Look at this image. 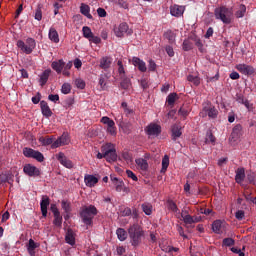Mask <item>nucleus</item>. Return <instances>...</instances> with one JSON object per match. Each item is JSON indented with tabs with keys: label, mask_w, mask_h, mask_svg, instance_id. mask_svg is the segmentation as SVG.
<instances>
[{
	"label": "nucleus",
	"mask_w": 256,
	"mask_h": 256,
	"mask_svg": "<svg viewBox=\"0 0 256 256\" xmlns=\"http://www.w3.org/2000/svg\"><path fill=\"white\" fill-rule=\"evenodd\" d=\"M97 213H99V210H97L95 205L83 206L80 209V218L82 223L87 225V227H91V225H93V219H95Z\"/></svg>",
	"instance_id": "nucleus-1"
},
{
	"label": "nucleus",
	"mask_w": 256,
	"mask_h": 256,
	"mask_svg": "<svg viewBox=\"0 0 256 256\" xmlns=\"http://www.w3.org/2000/svg\"><path fill=\"white\" fill-rule=\"evenodd\" d=\"M215 18L222 21L225 25L233 23V9L226 6H220L214 10Z\"/></svg>",
	"instance_id": "nucleus-2"
},
{
	"label": "nucleus",
	"mask_w": 256,
	"mask_h": 256,
	"mask_svg": "<svg viewBox=\"0 0 256 256\" xmlns=\"http://www.w3.org/2000/svg\"><path fill=\"white\" fill-rule=\"evenodd\" d=\"M128 235L133 247H137V245L141 243V239L143 238V235H145V232L139 224H133L128 228Z\"/></svg>",
	"instance_id": "nucleus-3"
},
{
	"label": "nucleus",
	"mask_w": 256,
	"mask_h": 256,
	"mask_svg": "<svg viewBox=\"0 0 256 256\" xmlns=\"http://www.w3.org/2000/svg\"><path fill=\"white\" fill-rule=\"evenodd\" d=\"M16 45L18 49H20L21 52L25 53L26 55H31L35 47H37V43L33 38H27L26 42H24L23 40H18Z\"/></svg>",
	"instance_id": "nucleus-4"
},
{
	"label": "nucleus",
	"mask_w": 256,
	"mask_h": 256,
	"mask_svg": "<svg viewBox=\"0 0 256 256\" xmlns=\"http://www.w3.org/2000/svg\"><path fill=\"white\" fill-rule=\"evenodd\" d=\"M101 152L105 153L106 161L108 163H115L117 161V149L113 143H106L101 147Z\"/></svg>",
	"instance_id": "nucleus-5"
},
{
	"label": "nucleus",
	"mask_w": 256,
	"mask_h": 256,
	"mask_svg": "<svg viewBox=\"0 0 256 256\" xmlns=\"http://www.w3.org/2000/svg\"><path fill=\"white\" fill-rule=\"evenodd\" d=\"M23 155L28 159H35L39 163H43V161H45V156H43V153L36 151L33 148L25 147L23 149Z\"/></svg>",
	"instance_id": "nucleus-6"
},
{
	"label": "nucleus",
	"mask_w": 256,
	"mask_h": 256,
	"mask_svg": "<svg viewBox=\"0 0 256 256\" xmlns=\"http://www.w3.org/2000/svg\"><path fill=\"white\" fill-rule=\"evenodd\" d=\"M208 117L210 119H216L218 115V111L215 108V106L211 105V102L206 103V105L203 106L202 111L200 112V117Z\"/></svg>",
	"instance_id": "nucleus-7"
},
{
	"label": "nucleus",
	"mask_w": 256,
	"mask_h": 256,
	"mask_svg": "<svg viewBox=\"0 0 256 256\" xmlns=\"http://www.w3.org/2000/svg\"><path fill=\"white\" fill-rule=\"evenodd\" d=\"M144 132L149 139H155V137H159V133H161V126L156 123H150L144 128Z\"/></svg>",
	"instance_id": "nucleus-8"
},
{
	"label": "nucleus",
	"mask_w": 256,
	"mask_h": 256,
	"mask_svg": "<svg viewBox=\"0 0 256 256\" xmlns=\"http://www.w3.org/2000/svg\"><path fill=\"white\" fill-rule=\"evenodd\" d=\"M116 37H124V35H132L133 30L129 29V25L126 22H122L118 27L114 28Z\"/></svg>",
	"instance_id": "nucleus-9"
},
{
	"label": "nucleus",
	"mask_w": 256,
	"mask_h": 256,
	"mask_svg": "<svg viewBox=\"0 0 256 256\" xmlns=\"http://www.w3.org/2000/svg\"><path fill=\"white\" fill-rule=\"evenodd\" d=\"M101 123L107 125V132L110 135H117V128L115 127V121L111 120V118L104 116L101 118Z\"/></svg>",
	"instance_id": "nucleus-10"
},
{
	"label": "nucleus",
	"mask_w": 256,
	"mask_h": 256,
	"mask_svg": "<svg viewBox=\"0 0 256 256\" xmlns=\"http://www.w3.org/2000/svg\"><path fill=\"white\" fill-rule=\"evenodd\" d=\"M23 171L28 177H39L41 175V170L31 164H26L23 167Z\"/></svg>",
	"instance_id": "nucleus-11"
},
{
	"label": "nucleus",
	"mask_w": 256,
	"mask_h": 256,
	"mask_svg": "<svg viewBox=\"0 0 256 256\" xmlns=\"http://www.w3.org/2000/svg\"><path fill=\"white\" fill-rule=\"evenodd\" d=\"M56 159L63 165V167H66V169H73V162L65 156V153L59 152L56 155Z\"/></svg>",
	"instance_id": "nucleus-12"
},
{
	"label": "nucleus",
	"mask_w": 256,
	"mask_h": 256,
	"mask_svg": "<svg viewBox=\"0 0 256 256\" xmlns=\"http://www.w3.org/2000/svg\"><path fill=\"white\" fill-rule=\"evenodd\" d=\"M236 69H237V71H239V73H242V75H254L255 74V68H253V66H251V65L237 64Z\"/></svg>",
	"instance_id": "nucleus-13"
},
{
	"label": "nucleus",
	"mask_w": 256,
	"mask_h": 256,
	"mask_svg": "<svg viewBox=\"0 0 256 256\" xmlns=\"http://www.w3.org/2000/svg\"><path fill=\"white\" fill-rule=\"evenodd\" d=\"M132 65L137 67L138 71H141V73H145L147 71V64H145V61L141 60L139 57L132 58Z\"/></svg>",
	"instance_id": "nucleus-14"
},
{
	"label": "nucleus",
	"mask_w": 256,
	"mask_h": 256,
	"mask_svg": "<svg viewBox=\"0 0 256 256\" xmlns=\"http://www.w3.org/2000/svg\"><path fill=\"white\" fill-rule=\"evenodd\" d=\"M50 203L51 201L49 199V196H42L40 202L42 217H47V208L49 207Z\"/></svg>",
	"instance_id": "nucleus-15"
},
{
	"label": "nucleus",
	"mask_w": 256,
	"mask_h": 256,
	"mask_svg": "<svg viewBox=\"0 0 256 256\" xmlns=\"http://www.w3.org/2000/svg\"><path fill=\"white\" fill-rule=\"evenodd\" d=\"M170 13L173 17H181L185 13V7L174 4L170 7Z\"/></svg>",
	"instance_id": "nucleus-16"
},
{
	"label": "nucleus",
	"mask_w": 256,
	"mask_h": 256,
	"mask_svg": "<svg viewBox=\"0 0 256 256\" xmlns=\"http://www.w3.org/2000/svg\"><path fill=\"white\" fill-rule=\"evenodd\" d=\"M64 67H65V61H63V59H60L58 61H53L51 63V68L53 69V71H56L58 75H60V73H63Z\"/></svg>",
	"instance_id": "nucleus-17"
},
{
	"label": "nucleus",
	"mask_w": 256,
	"mask_h": 256,
	"mask_svg": "<svg viewBox=\"0 0 256 256\" xmlns=\"http://www.w3.org/2000/svg\"><path fill=\"white\" fill-rule=\"evenodd\" d=\"M242 131H243V126H241V124L234 126L231 133L232 141H238V139H241Z\"/></svg>",
	"instance_id": "nucleus-18"
},
{
	"label": "nucleus",
	"mask_w": 256,
	"mask_h": 256,
	"mask_svg": "<svg viewBox=\"0 0 256 256\" xmlns=\"http://www.w3.org/2000/svg\"><path fill=\"white\" fill-rule=\"evenodd\" d=\"M40 108H41L42 115L44 117H47V119H49V117H51V115H53L51 108H49V104H47V102L45 100H42L40 102Z\"/></svg>",
	"instance_id": "nucleus-19"
},
{
	"label": "nucleus",
	"mask_w": 256,
	"mask_h": 256,
	"mask_svg": "<svg viewBox=\"0 0 256 256\" xmlns=\"http://www.w3.org/2000/svg\"><path fill=\"white\" fill-rule=\"evenodd\" d=\"M84 183L86 187H95L99 183V179L93 175H86L84 177Z\"/></svg>",
	"instance_id": "nucleus-20"
},
{
	"label": "nucleus",
	"mask_w": 256,
	"mask_h": 256,
	"mask_svg": "<svg viewBox=\"0 0 256 256\" xmlns=\"http://www.w3.org/2000/svg\"><path fill=\"white\" fill-rule=\"evenodd\" d=\"M113 63V60L111 59V57H102L100 59V69H103L104 71H107V69H109L111 67V64Z\"/></svg>",
	"instance_id": "nucleus-21"
},
{
	"label": "nucleus",
	"mask_w": 256,
	"mask_h": 256,
	"mask_svg": "<svg viewBox=\"0 0 256 256\" xmlns=\"http://www.w3.org/2000/svg\"><path fill=\"white\" fill-rule=\"evenodd\" d=\"M80 13L84 15V17H87V19H93V15H91V7L87 4H81Z\"/></svg>",
	"instance_id": "nucleus-22"
},
{
	"label": "nucleus",
	"mask_w": 256,
	"mask_h": 256,
	"mask_svg": "<svg viewBox=\"0 0 256 256\" xmlns=\"http://www.w3.org/2000/svg\"><path fill=\"white\" fill-rule=\"evenodd\" d=\"M39 247V244L35 242V240L30 239L27 245V251L30 256H35L36 252L35 249Z\"/></svg>",
	"instance_id": "nucleus-23"
},
{
	"label": "nucleus",
	"mask_w": 256,
	"mask_h": 256,
	"mask_svg": "<svg viewBox=\"0 0 256 256\" xmlns=\"http://www.w3.org/2000/svg\"><path fill=\"white\" fill-rule=\"evenodd\" d=\"M135 163L137 167L140 168L141 171H147V169H149V163L147 162V160L143 158H137L135 160Z\"/></svg>",
	"instance_id": "nucleus-24"
},
{
	"label": "nucleus",
	"mask_w": 256,
	"mask_h": 256,
	"mask_svg": "<svg viewBox=\"0 0 256 256\" xmlns=\"http://www.w3.org/2000/svg\"><path fill=\"white\" fill-rule=\"evenodd\" d=\"M51 75V69H46L41 75H40V85L43 87L47 84V81H49V76Z\"/></svg>",
	"instance_id": "nucleus-25"
},
{
	"label": "nucleus",
	"mask_w": 256,
	"mask_h": 256,
	"mask_svg": "<svg viewBox=\"0 0 256 256\" xmlns=\"http://www.w3.org/2000/svg\"><path fill=\"white\" fill-rule=\"evenodd\" d=\"M164 39H167V41L171 44L175 43V39L177 37V33H175V31L172 30H168L164 33L163 35Z\"/></svg>",
	"instance_id": "nucleus-26"
},
{
	"label": "nucleus",
	"mask_w": 256,
	"mask_h": 256,
	"mask_svg": "<svg viewBox=\"0 0 256 256\" xmlns=\"http://www.w3.org/2000/svg\"><path fill=\"white\" fill-rule=\"evenodd\" d=\"M181 135H183V132H181V126L174 125L172 127V139H173V141H177V139H179V137H181Z\"/></svg>",
	"instance_id": "nucleus-27"
},
{
	"label": "nucleus",
	"mask_w": 256,
	"mask_h": 256,
	"mask_svg": "<svg viewBox=\"0 0 256 256\" xmlns=\"http://www.w3.org/2000/svg\"><path fill=\"white\" fill-rule=\"evenodd\" d=\"M177 99H179V97L177 96V93H170L167 96L166 104L168 105V107L173 108L175 106V101H177Z\"/></svg>",
	"instance_id": "nucleus-28"
},
{
	"label": "nucleus",
	"mask_w": 256,
	"mask_h": 256,
	"mask_svg": "<svg viewBox=\"0 0 256 256\" xmlns=\"http://www.w3.org/2000/svg\"><path fill=\"white\" fill-rule=\"evenodd\" d=\"M65 241L68 243V245H75V234L73 233L72 229H68L65 236Z\"/></svg>",
	"instance_id": "nucleus-29"
},
{
	"label": "nucleus",
	"mask_w": 256,
	"mask_h": 256,
	"mask_svg": "<svg viewBox=\"0 0 256 256\" xmlns=\"http://www.w3.org/2000/svg\"><path fill=\"white\" fill-rule=\"evenodd\" d=\"M48 37L53 43H59V33L55 28H50Z\"/></svg>",
	"instance_id": "nucleus-30"
},
{
	"label": "nucleus",
	"mask_w": 256,
	"mask_h": 256,
	"mask_svg": "<svg viewBox=\"0 0 256 256\" xmlns=\"http://www.w3.org/2000/svg\"><path fill=\"white\" fill-rule=\"evenodd\" d=\"M235 181H236V183H241L242 181H245V169L244 168H238L236 170Z\"/></svg>",
	"instance_id": "nucleus-31"
},
{
	"label": "nucleus",
	"mask_w": 256,
	"mask_h": 256,
	"mask_svg": "<svg viewBox=\"0 0 256 256\" xmlns=\"http://www.w3.org/2000/svg\"><path fill=\"white\" fill-rule=\"evenodd\" d=\"M165 205L169 211H172L173 213H179V208L173 200H167Z\"/></svg>",
	"instance_id": "nucleus-32"
},
{
	"label": "nucleus",
	"mask_w": 256,
	"mask_h": 256,
	"mask_svg": "<svg viewBox=\"0 0 256 256\" xmlns=\"http://www.w3.org/2000/svg\"><path fill=\"white\" fill-rule=\"evenodd\" d=\"M144 159L145 161H147V159H154V161H157V163H159V160L161 159V154L157 152H152L151 154L146 153L144 155Z\"/></svg>",
	"instance_id": "nucleus-33"
},
{
	"label": "nucleus",
	"mask_w": 256,
	"mask_h": 256,
	"mask_svg": "<svg viewBox=\"0 0 256 256\" xmlns=\"http://www.w3.org/2000/svg\"><path fill=\"white\" fill-rule=\"evenodd\" d=\"M187 81L195 85V87H199V85H201V78L199 76L188 75Z\"/></svg>",
	"instance_id": "nucleus-34"
},
{
	"label": "nucleus",
	"mask_w": 256,
	"mask_h": 256,
	"mask_svg": "<svg viewBox=\"0 0 256 256\" xmlns=\"http://www.w3.org/2000/svg\"><path fill=\"white\" fill-rule=\"evenodd\" d=\"M245 13H247V7L243 4L239 6V10L236 11L235 17L237 19H241L242 17H245Z\"/></svg>",
	"instance_id": "nucleus-35"
},
{
	"label": "nucleus",
	"mask_w": 256,
	"mask_h": 256,
	"mask_svg": "<svg viewBox=\"0 0 256 256\" xmlns=\"http://www.w3.org/2000/svg\"><path fill=\"white\" fill-rule=\"evenodd\" d=\"M116 235L119 239V241H126L127 240V231L123 228H118L116 230Z\"/></svg>",
	"instance_id": "nucleus-36"
},
{
	"label": "nucleus",
	"mask_w": 256,
	"mask_h": 256,
	"mask_svg": "<svg viewBox=\"0 0 256 256\" xmlns=\"http://www.w3.org/2000/svg\"><path fill=\"white\" fill-rule=\"evenodd\" d=\"M53 141H55L54 137H40L39 142L44 145V147H47V145H53Z\"/></svg>",
	"instance_id": "nucleus-37"
},
{
	"label": "nucleus",
	"mask_w": 256,
	"mask_h": 256,
	"mask_svg": "<svg viewBox=\"0 0 256 256\" xmlns=\"http://www.w3.org/2000/svg\"><path fill=\"white\" fill-rule=\"evenodd\" d=\"M99 86L101 91H105L107 89V75L101 74L99 77Z\"/></svg>",
	"instance_id": "nucleus-38"
},
{
	"label": "nucleus",
	"mask_w": 256,
	"mask_h": 256,
	"mask_svg": "<svg viewBox=\"0 0 256 256\" xmlns=\"http://www.w3.org/2000/svg\"><path fill=\"white\" fill-rule=\"evenodd\" d=\"M221 229H222V222H221V220L214 221L213 224H212V231L214 233L219 234V233H221Z\"/></svg>",
	"instance_id": "nucleus-39"
},
{
	"label": "nucleus",
	"mask_w": 256,
	"mask_h": 256,
	"mask_svg": "<svg viewBox=\"0 0 256 256\" xmlns=\"http://www.w3.org/2000/svg\"><path fill=\"white\" fill-rule=\"evenodd\" d=\"M142 207V211L143 213H145V215H151V213H153V206L149 203H143L141 205Z\"/></svg>",
	"instance_id": "nucleus-40"
},
{
	"label": "nucleus",
	"mask_w": 256,
	"mask_h": 256,
	"mask_svg": "<svg viewBox=\"0 0 256 256\" xmlns=\"http://www.w3.org/2000/svg\"><path fill=\"white\" fill-rule=\"evenodd\" d=\"M53 223L56 227H61L63 225V216H61V213L54 214Z\"/></svg>",
	"instance_id": "nucleus-41"
},
{
	"label": "nucleus",
	"mask_w": 256,
	"mask_h": 256,
	"mask_svg": "<svg viewBox=\"0 0 256 256\" xmlns=\"http://www.w3.org/2000/svg\"><path fill=\"white\" fill-rule=\"evenodd\" d=\"M122 81L120 83L121 87L124 89V90H127L129 89V87H131V79L123 76L121 77Z\"/></svg>",
	"instance_id": "nucleus-42"
},
{
	"label": "nucleus",
	"mask_w": 256,
	"mask_h": 256,
	"mask_svg": "<svg viewBox=\"0 0 256 256\" xmlns=\"http://www.w3.org/2000/svg\"><path fill=\"white\" fill-rule=\"evenodd\" d=\"M215 141H217V138L213 135V132L208 131L205 138V143H211L212 145H215Z\"/></svg>",
	"instance_id": "nucleus-43"
},
{
	"label": "nucleus",
	"mask_w": 256,
	"mask_h": 256,
	"mask_svg": "<svg viewBox=\"0 0 256 256\" xmlns=\"http://www.w3.org/2000/svg\"><path fill=\"white\" fill-rule=\"evenodd\" d=\"M61 207H62L64 213H71V211H72L71 203L66 200H62Z\"/></svg>",
	"instance_id": "nucleus-44"
},
{
	"label": "nucleus",
	"mask_w": 256,
	"mask_h": 256,
	"mask_svg": "<svg viewBox=\"0 0 256 256\" xmlns=\"http://www.w3.org/2000/svg\"><path fill=\"white\" fill-rule=\"evenodd\" d=\"M82 32H83V37H85V39H90V37H93V32L91 31V28L88 26H84L82 28Z\"/></svg>",
	"instance_id": "nucleus-45"
},
{
	"label": "nucleus",
	"mask_w": 256,
	"mask_h": 256,
	"mask_svg": "<svg viewBox=\"0 0 256 256\" xmlns=\"http://www.w3.org/2000/svg\"><path fill=\"white\" fill-rule=\"evenodd\" d=\"M169 167V155H165L162 159V169L161 173H165Z\"/></svg>",
	"instance_id": "nucleus-46"
},
{
	"label": "nucleus",
	"mask_w": 256,
	"mask_h": 256,
	"mask_svg": "<svg viewBox=\"0 0 256 256\" xmlns=\"http://www.w3.org/2000/svg\"><path fill=\"white\" fill-rule=\"evenodd\" d=\"M181 217H182L184 223H186V225H192V223H195V220L189 214L182 213Z\"/></svg>",
	"instance_id": "nucleus-47"
},
{
	"label": "nucleus",
	"mask_w": 256,
	"mask_h": 256,
	"mask_svg": "<svg viewBox=\"0 0 256 256\" xmlns=\"http://www.w3.org/2000/svg\"><path fill=\"white\" fill-rule=\"evenodd\" d=\"M111 180L113 181L114 185L116 186V191H118V193H120V191H123V182L122 181H119V179H117V177L111 178Z\"/></svg>",
	"instance_id": "nucleus-48"
},
{
	"label": "nucleus",
	"mask_w": 256,
	"mask_h": 256,
	"mask_svg": "<svg viewBox=\"0 0 256 256\" xmlns=\"http://www.w3.org/2000/svg\"><path fill=\"white\" fill-rule=\"evenodd\" d=\"M60 143H62V145H69L70 143V139H69V134L67 133H63L59 138Z\"/></svg>",
	"instance_id": "nucleus-49"
},
{
	"label": "nucleus",
	"mask_w": 256,
	"mask_h": 256,
	"mask_svg": "<svg viewBox=\"0 0 256 256\" xmlns=\"http://www.w3.org/2000/svg\"><path fill=\"white\" fill-rule=\"evenodd\" d=\"M61 92H62L64 95H69V93H71V84H69V83H64V84L62 85Z\"/></svg>",
	"instance_id": "nucleus-50"
},
{
	"label": "nucleus",
	"mask_w": 256,
	"mask_h": 256,
	"mask_svg": "<svg viewBox=\"0 0 256 256\" xmlns=\"http://www.w3.org/2000/svg\"><path fill=\"white\" fill-rule=\"evenodd\" d=\"M193 49V42L190 40H184L183 42V50L184 51H191Z\"/></svg>",
	"instance_id": "nucleus-51"
},
{
	"label": "nucleus",
	"mask_w": 256,
	"mask_h": 256,
	"mask_svg": "<svg viewBox=\"0 0 256 256\" xmlns=\"http://www.w3.org/2000/svg\"><path fill=\"white\" fill-rule=\"evenodd\" d=\"M178 115H180V117H184V119H186L189 116V109H187L185 107H181L178 110Z\"/></svg>",
	"instance_id": "nucleus-52"
},
{
	"label": "nucleus",
	"mask_w": 256,
	"mask_h": 256,
	"mask_svg": "<svg viewBox=\"0 0 256 256\" xmlns=\"http://www.w3.org/2000/svg\"><path fill=\"white\" fill-rule=\"evenodd\" d=\"M117 65H118V73L120 75V78L125 77V68L123 67V62H121V60H119L117 62Z\"/></svg>",
	"instance_id": "nucleus-53"
},
{
	"label": "nucleus",
	"mask_w": 256,
	"mask_h": 256,
	"mask_svg": "<svg viewBox=\"0 0 256 256\" xmlns=\"http://www.w3.org/2000/svg\"><path fill=\"white\" fill-rule=\"evenodd\" d=\"M122 159H124V161L127 163H133V157H131V154H129V152H123Z\"/></svg>",
	"instance_id": "nucleus-54"
},
{
	"label": "nucleus",
	"mask_w": 256,
	"mask_h": 256,
	"mask_svg": "<svg viewBox=\"0 0 256 256\" xmlns=\"http://www.w3.org/2000/svg\"><path fill=\"white\" fill-rule=\"evenodd\" d=\"M223 245H225L226 247H231L235 245V240H233V238H225L223 240Z\"/></svg>",
	"instance_id": "nucleus-55"
},
{
	"label": "nucleus",
	"mask_w": 256,
	"mask_h": 256,
	"mask_svg": "<svg viewBox=\"0 0 256 256\" xmlns=\"http://www.w3.org/2000/svg\"><path fill=\"white\" fill-rule=\"evenodd\" d=\"M35 19L36 21H41L43 19V12L41 11V8H37L35 11Z\"/></svg>",
	"instance_id": "nucleus-56"
},
{
	"label": "nucleus",
	"mask_w": 256,
	"mask_h": 256,
	"mask_svg": "<svg viewBox=\"0 0 256 256\" xmlns=\"http://www.w3.org/2000/svg\"><path fill=\"white\" fill-rule=\"evenodd\" d=\"M235 217L236 219H238V221H243V219L245 218V212L243 210H238L235 213Z\"/></svg>",
	"instance_id": "nucleus-57"
},
{
	"label": "nucleus",
	"mask_w": 256,
	"mask_h": 256,
	"mask_svg": "<svg viewBox=\"0 0 256 256\" xmlns=\"http://www.w3.org/2000/svg\"><path fill=\"white\" fill-rule=\"evenodd\" d=\"M59 147H63L61 140H59V138L57 140H53L51 149H57Z\"/></svg>",
	"instance_id": "nucleus-58"
},
{
	"label": "nucleus",
	"mask_w": 256,
	"mask_h": 256,
	"mask_svg": "<svg viewBox=\"0 0 256 256\" xmlns=\"http://www.w3.org/2000/svg\"><path fill=\"white\" fill-rule=\"evenodd\" d=\"M75 85L78 89H83L85 87V81L83 79H76Z\"/></svg>",
	"instance_id": "nucleus-59"
},
{
	"label": "nucleus",
	"mask_w": 256,
	"mask_h": 256,
	"mask_svg": "<svg viewBox=\"0 0 256 256\" xmlns=\"http://www.w3.org/2000/svg\"><path fill=\"white\" fill-rule=\"evenodd\" d=\"M127 177H129L132 181H138L137 175L133 173L131 170L126 171Z\"/></svg>",
	"instance_id": "nucleus-60"
},
{
	"label": "nucleus",
	"mask_w": 256,
	"mask_h": 256,
	"mask_svg": "<svg viewBox=\"0 0 256 256\" xmlns=\"http://www.w3.org/2000/svg\"><path fill=\"white\" fill-rule=\"evenodd\" d=\"M88 41L95 43V45H99V43H101V38H99V36L92 35V37H90Z\"/></svg>",
	"instance_id": "nucleus-61"
},
{
	"label": "nucleus",
	"mask_w": 256,
	"mask_h": 256,
	"mask_svg": "<svg viewBox=\"0 0 256 256\" xmlns=\"http://www.w3.org/2000/svg\"><path fill=\"white\" fill-rule=\"evenodd\" d=\"M116 5H119L122 9H128L129 5L125 2V0L116 1Z\"/></svg>",
	"instance_id": "nucleus-62"
},
{
	"label": "nucleus",
	"mask_w": 256,
	"mask_h": 256,
	"mask_svg": "<svg viewBox=\"0 0 256 256\" xmlns=\"http://www.w3.org/2000/svg\"><path fill=\"white\" fill-rule=\"evenodd\" d=\"M48 99L52 101V103H57V101H59V94H50Z\"/></svg>",
	"instance_id": "nucleus-63"
},
{
	"label": "nucleus",
	"mask_w": 256,
	"mask_h": 256,
	"mask_svg": "<svg viewBox=\"0 0 256 256\" xmlns=\"http://www.w3.org/2000/svg\"><path fill=\"white\" fill-rule=\"evenodd\" d=\"M97 14L99 17H107V11L104 8H98Z\"/></svg>",
	"instance_id": "nucleus-64"
}]
</instances>
